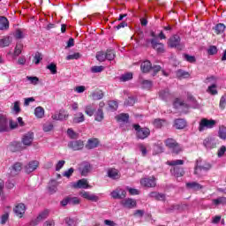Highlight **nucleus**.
<instances>
[{"label":"nucleus","mask_w":226,"mask_h":226,"mask_svg":"<svg viewBox=\"0 0 226 226\" xmlns=\"http://www.w3.org/2000/svg\"><path fill=\"white\" fill-rule=\"evenodd\" d=\"M132 128H134L136 132V137L137 139H139L140 140H144V139H147L149 135H151V130L147 127H140L139 124H134L132 125Z\"/></svg>","instance_id":"f257e3e1"},{"label":"nucleus","mask_w":226,"mask_h":226,"mask_svg":"<svg viewBox=\"0 0 226 226\" xmlns=\"http://www.w3.org/2000/svg\"><path fill=\"white\" fill-rule=\"evenodd\" d=\"M165 144L174 154H179V153L183 151V147H181V146L178 145L177 141H176L174 139H166Z\"/></svg>","instance_id":"f03ea898"},{"label":"nucleus","mask_w":226,"mask_h":226,"mask_svg":"<svg viewBox=\"0 0 226 226\" xmlns=\"http://www.w3.org/2000/svg\"><path fill=\"white\" fill-rule=\"evenodd\" d=\"M168 45L170 49H177V50H183L185 45L181 43V37L179 35H173L168 41Z\"/></svg>","instance_id":"7ed1b4c3"},{"label":"nucleus","mask_w":226,"mask_h":226,"mask_svg":"<svg viewBox=\"0 0 226 226\" xmlns=\"http://www.w3.org/2000/svg\"><path fill=\"white\" fill-rule=\"evenodd\" d=\"M148 43H151L152 49H154V50H156L157 54H163V52H165V46L163 45V43L158 41V40L147 39V45Z\"/></svg>","instance_id":"20e7f679"},{"label":"nucleus","mask_w":226,"mask_h":226,"mask_svg":"<svg viewBox=\"0 0 226 226\" xmlns=\"http://www.w3.org/2000/svg\"><path fill=\"white\" fill-rule=\"evenodd\" d=\"M216 125V121L215 120H209L207 118H203L200 122V126H199V132H204L205 128H215Z\"/></svg>","instance_id":"39448f33"},{"label":"nucleus","mask_w":226,"mask_h":226,"mask_svg":"<svg viewBox=\"0 0 226 226\" xmlns=\"http://www.w3.org/2000/svg\"><path fill=\"white\" fill-rule=\"evenodd\" d=\"M211 167L212 165L209 162H205L203 165H199V161H197L194 168V174L196 176H200V172H202V170L207 172V170H211Z\"/></svg>","instance_id":"423d86ee"},{"label":"nucleus","mask_w":226,"mask_h":226,"mask_svg":"<svg viewBox=\"0 0 226 226\" xmlns=\"http://www.w3.org/2000/svg\"><path fill=\"white\" fill-rule=\"evenodd\" d=\"M216 144H218V140H216V138L213 136H208L203 141V146H205L207 149H215V147H216Z\"/></svg>","instance_id":"0eeeda50"},{"label":"nucleus","mask_w":226,"mask_h":226,"mask_svg":"<svg viewBox=\"0 0 226 226\" xmlns=\"http://www.w3.org/2000/svg\"><path fill=\"white\" fill-rule=\"evenodd\" d=\"M38 167H40V162L31 161L24 167V170L26 174H31V172H34Z\"/></svg>","instance_id":"6e6552de"},{"label":"nucleus","mask_w":226,"mask_h":226,"mask_svg":"<svg viewBox=\"0 0 226 226\" xmlns=\"http://www.w3.org/2000/svg\"><path fill=\"white\" fill-rule=\"evenodd\" d=\"M141 186H145L146 188H154L156 186V178L154 177L148 178H142L140 180Z\"/></svg>","instance_id":"1a4fd4ad"},{"label":"nucleus","mask_w":226,"mask_h":226,"mask_svg":"<svg viewBox=\"0 0 226 226\" xmlns=\"http://www.w3.org/2000/svg\"><path fill=\"white\" fill-rule=\"evenodd\" d=\"M33 140H34V133L28 132L23 135L21 142L24 146L29 147L33 144Z\"/></svg>","instance_id":"9d476101"},{"label":"nucleus","mask_w":226,"mask_h":226,"mask_svg":"<svg viewBox=\"0 0 226 226\" xmlns=\"http://www.w3.org/2000/svg\"><path fill=\"white\" fill-rule=\"evenodd\" d=\"M68 147H70V149H72L73 151H80V149H84V141L82 140L70 141L68 143Z\"/></svg>","instance_id":"9b49d317"},{"label":"nucleus","mask_w":226,"mask_h":226,"mask_svg":"<svg viewBox=\"0 0 226 226\" xmlns=\"http://www.w3.org/2000/svg\"><path fill=\"white\" fill-rule=\"evenodd\" d=\"M53 121H64L68 119V114L64 110H60L58 113H55L51 116Z\"/></svg>","instance_id":"f8f14e48"},{"label":"nucleus","mask_w":226,"mask_h":226,"mask_svg":"<svg viewBox=\"0 0 226 226\" xmlns=\"http://www.w3.org/2000/svg\"><path fill=\"white\" fill-rule=\"evenodd\" d=\"M112 199H124L126 197V191L117 188L115 191L111 192Z\"/></svg>","instance_id":"ddd939ff"},{"label":"nucleus","mask_w":226,"mask_h":226,"mask_svg":"<svg viewBox=\"0 0 226 226\" xmlns=\"http://www.w3.org/2000/svg\"><path fill=\"white\" fill-rule=\"evenodd\" d=\"M14 213L17 216L22 218L24 213H26V205H24V203L18 204L14 208Z\"/></svg>","instance_id":"4468645a"},{"label":"nucleus","mask_w":226,"mask_h":226,"mask_svg":"<svg viewBox=\"0 0 226 226\" xmlns=\"http://www.w3.org/2000/svg\"><path fill=\"white\" fill-rule=\"evenodd\" d=\"M98 146H100V139L97 138H92L87 140L86 147L87 149H94L98 147Z\"/></svg>","instance_id":"2eb2a0df"},{"label":"nucleus","mask_w":226,"mask_h":226,"mask_svg":"<svg viewBox=\"0 0 226 226\" xmlns=\"http://www.w3.org/2000/svg\"><path fill=\"white\" fill-rule=\"evenodd\" d=\"M185 186L188 190H192V192H199L202 190L203 186L197 182H188L185 184Z\"/></svg>","instance_id":"dca6fc26"},{"label":"nucleus","mask_w":226,"mask_h":226,"mask_svg":"<svg viewBox=\"0 0 226 226\" xmlns=\"http://www.w3.org/2000/svg\"><path fill=\"white\" fill-rule=\"evenodd\" d=\"M152 68H153V64L149 60H146L140 64V70L142 73H149Z\"/></svg>","instance_id":"f3484780"},{"label":"nucleus","mask_w":226,"mask_h":226,"mask_svg":"<svg viewBox=\"0 0 226 226\" xmlns=\"http://www.w3.org/2000/svg\"><path fill=\"white\" fill-rule=\"evenodd\" d=\"M10 127L8 126V119L3 115H0V132H8Z\"/></svg>","instance_id":"a211bd4d"},{"label":"nucleus","mask_w":226,"mask_h":226,"mask_svg":"<svg viewBox=\"0 0 226 226\" xmlns=\"http://www.w3.org/2000/svg\"><path fill=\"white\" fill-rule=\"evenodd\" d=\"M71 186L75 190H80V189L86 188V178H82L80 180H78L77 182H72L71 184Z\"/></svg>","instance_id":"6ab92c4d"},{"label":"nucleus","mask_w":226,"mask_h":226,"mask_svg":"<svg viewBox=\"0 0 226 226\" xmlns=\"http://www.w3.org/2000/svg\"><path fill=\"white\" fill-rule=\"evenodd\" d=\"M10 29V21L4 16H0V31H7Z\"/></svg>","instance_id":"aec40b11"},{"label":"nucleus","mask_w":226,"mask_h":226,"mask_svg":"<svg viewBox=\"0 0 226 226\" xmlns=\"http://www.w3.org/2000/svg\"><path fill=\"white\" fill-rule=\"evenodd\" d=\"M49 218V210H44L39 215L37 218L34 221V225H38L40 222H43V220H47Z\"/></svg>","instance_id":"412c9836"},{"label":"nucleus","mask_w":226,"mask_h":226,"mask_svg":"<svg viewBox=\"0 0 226 226\" xmlns=\"http://www.w3.org/2000/svg\"><path fill=\"white\" fill-rule=\"evenodd\" d=\"M22 170V162H15L11 168V176H17Z\"/></svg>","instance_id":"4be33fe9"},{"label":"nucleus","mask_w":226,"mask_h":226,"mask_svg":"<svg viewBox=\"0 0 226 226\" xmlns=\"http://www.w3.org/2000/svg\"><path fill=\"white\" fill-rule=\"evenodd\" d=\"M122 204L124 207H128L129 209H132L137 206V201L133 199H126L122 201Z\"/></svg>","instance_id":"5701e85b"},{"label":"nucleus","mask_w":226,"mask_h":226,"mask_svg":"<svg viewBox=\"0 0 226 226\" xmlns=\"http://www.w3.org/2000/svg\"><path fill=\"white\" fill-rule=\"evenodd\" d=\"M11 41H13V39L11 36H4L0 39V47L2 49H4V47H10Z\"/></svg>","instance_id":"b1692460"},{"label":"nucleus","mask_w":226,"mask_h":226,"mask_svg":"<svg viewBox=\"0 0 226 226\" xmlns=\"http://www.w3.org/2000/svg\"><path fill=\"white\" fill-rule=\"evenodd\" d=\"M104 94L103 92L100 89H96L95 91L92 92L89 95V98L92 100H102L103 98Z\"/></svg>","instance_id":"393cba45"},{"label":"nucleus","mask_w":226,"mask_h":226,"mask_svg":"<svg viewBox=\"0 0 226 226\" xmlns=\"http://www.w3.org/2000/svg\"><path fill=\"white\" fill-rule=\"evenodd\" d=\"M170 172L175 176V177H181L185 176V170L183 168L173 167V169L170 170Z\"/></svg>","instance_id":"a878e982"},{"label":"nucleus","mask_w":226,"mask_h":226,"mask_svg":"<svg viewBox=\"0 0 226 226\" xmlns=\"http://www.w3.org/2000/svg\"><path fill=\"white\" fill-rule=\"evenodd\" d=\"M24 149V147H22V144L20 142H12L10 146V151L12 153H17V151H22Z\"/></svg>","instance_id":"bb28decb"},{"label":"nucleus","mask_w":226,"mask_h":226,"mask_svg":"<svg viewBox=\"0 0 226 226\" xmlns=\"http://www.w3.org/2000/svg\"><path fill=\"white\" fill-rule=\"evenodd\" d=\"M175 128H177V130H183V128H186V121L183 118L176 119Z\"/></svg>","instance_id":"cd10ccee"},{"label":"nucleus","mask_w":226,"mask_h":226,"mask_svg":"<svg viewBox=\"0 0 226 226\" xmlns=\"http://www.w3.org/2000/svg\"><path fill=\"white\" fill-rule=\"evenodd\" d=\"M149 197L152 199H155V200H162L165 201V194L164 193H160L157 192H152L149 193Z\"/></svg>","instance_id":"c85d7f7f"},{"label":"nucleus","mask_w":226,"mask_h":226,"mask_svg":"<svg viewBox=\"0 0 226 226\" xmlns=\"http://www.w3.org/2000/svg\"><path fill=\"white\" fill-rule=\"evenodd\" d=\"M34 116L38 119H43V117H45V109L43 108H41V106L35 108Z\"/></svg>","instance_id":"c756f323"},{"label":"nucleus","mask_w":226,"mask_h":226,"mask_svg":"<svg viewBox=\"0 0 226 226\" xmlns=\"http://www.w3.org/2000/svg\"><path fill=\"white\" fill-rule=\"evenodd\" d=\"M116 119L119 123H128V120L130 119V115H128V113H122L117 116Z\"/></svg>","instance_id":"7c9ffc66"},{"label":"nucleus","mask_w":226,"mask_h":226,"mask_svg":"<svg viewBox=\"0 0 226 226\" xmlns=\"http://www.w3.org/2000/svg\"><path fill=\"white\" fill-rule=\"evenodd\" d=\"M108 176L111 178V179H119V177H121L119 176V171H117V170L116 169H110L108 170Z\"/></svg>","instance_id":"2f4dec72"},{"label":"nucleus","mask_w":226,"mask_h":226,"mask_svg":"<svg viewBox=\"0 0 226 226\" xmlns=\"http://www.w3.org/2000/svg\"><path fill=\"white\" fill-rule=\"evenodd\" d=\"M86 199L87 200H90L91 202H98V200H100V198L96 196V194L91 193L89 192H86Z\"/></svg>","instance_id":"473e14b6"},{"label":"nucleus","mask_w":226,"mask_h":226,"mask_svg":"<svg viewBox=\"0 0 226 226\" xmlns=\"http://www.w3.org/2000/svg\"><path fill=\"white\" fill-rule=\"evenodd\" d=\"M94 112H96V106L94 104H90V105L87 106L86 114L87 116H89L90 117L92 116H94Z\"/></svg>","instance_id":"72a5a7b5"},{"label":"nucleus","mask_w":226,"mask_h":226,"mask_svg":"<svg viewBox=\"0 0 226 226\" xmlns=\"http://www.w3.org/2000/svg\"><path fill=\"white\" fill-rule=\"evenodd\" d=\"M64 222L68 226H76L79 224V220L77 218L65 217Z\"/></svg>","instance_id":"f704fd0d"},{"label":"nucleus","mask_w":226,"mask_h":226,"mask_svg":"<svg viewBox=\"0 0 226 226\" xmlns=\"http://www.w3.org/2000/svg\"><path fill=\"white\" fill-rule=\"evenodd\" d=\"M225 25L223 23H219L217 24L215 27H214V30H215V34H223V31H225Z\"/></svg>","instance_id":"c9c22d12"},{"label":"nucleus","mask_w":226,"mask_h":226,"mask_svg":"<svg viewBox=\"0 0 226 226\" xmlns=\"http://www.w3.org/2000/svg\"><path fill=\"white\" fill-rule=\"evenodd\" d=\"M106 59L108 61H114L116 58V51L114 49H107L105 52Z\"/></svg>","instance_id":"e433bc0d"},{"label":"nucleus","mask_w":226,"mask_h":226,"mask_svg":"<svg viewBox=\"0 0 226 226\" xmlns=\"http://www.w3.org/2000/svg\"><path fill=\"white\" fill-rule=\"evenodd\" d=\"M104 117H105L103 115V109H98V110L94 114V120L102 123V120L104 119Z\"/></svg>","instance_id":"4c0bfd02"},{"label":"nucleus","mask_w":226,"mask_h":226,"mask_svg":"<svg viewBox=\"0 0 226 226\" xmlns=\"http://www.w3.org/2000/svg\"><path fill=\"white\" fill-rule=\"evenodd\" d=\"M177 79H188L190 77V72L183 70H178L177 71Z\"/></svg>","instance_id":"58836bf2"},{"label":"nucleus","mask_w":226,"mask_h":226,"mask_svg":"<svg viewBox=\"0 0 226 226\" xmlns=\"http://www.w3.org/2000/svg\"><path fill=\"white\" fill-rule=\"evenodd\" d=\"M213 203L215 205V206H225L226 204V197H219L215 200H213Z\"/></svg>","instance_id":"ea45409f"},{"label":"nucleus","mask_w":226,"mask_h":226,"mask_svg":"<svg viewBox=\"0 0 226 226\" xmlns=\"http://www.w3.org/2000/svg\"><path fill=\"white\" fill-rule=\"evenodd\" d=\"M185 161L184 160H175V161H168L167 165H170V167H177V165H184Z\"/></svg>","instance_id":"a19ab883"},{"label":"nucleus","mask_w":226,"mask_h":226,"mask_svg":"<svg viewBox=\"0 0 226 226\" xmlns=\"http://www.w3.org/2000/svg\"><path fill=\"white\" fill-rule=\"evenodd\" d=\"M174 107H176V109H178V107H184L185 109H188L190 106L185 103V102L181 101V99H176V101L174 102Z\"/></svg>","instance_id":"79ce46f5"},{"label":"nucleus","mask_w":226,"mask_h":226,"mask_svg":"<svg viewBox=\"0 0 226 226\" xmlns=\"http://www.w3.org/2000/svg\"><path fill=\"white\" fill-rule=\"evenodd\" d=\"M133 79V74L131 72H127L120 77L121 82H128V80H132Z\"/></svg>","instance_id":"37998d69"},{"label":"nucleus","mask_w":226,"mask_h":226,"mask_svg":"<svg viewBox=\"0 0 226 226\" xmlns=\"http://www.w3.org/2000/svg\"><path fill=\"white\" fill-rule=\"evenodd\" d=\"M52 130H54V124H52V122H46L43 124V132H52Z\"/></svg>","instance_id":"c03bdc74"},{"label":"nucleus","mask_w":226,"mask_h":226,"mask_svg":"<svg viewBox=\"0 0 226 226\" xmlns=\"http://www.w3.org/2000/svg\"><path fill=\"white\" fill-rule=\"evenodd\" d=\"M85 117L83 113H78L75 115L74 118H73V123H82L84 122Z\"/></svg>","instance_id":"a18cd8bd"},{"label":"nucleus","mask_w":226,"mask_h":226,"mask_svg":"<svg viewBox=\"0 0 226 226\" xmlns=\"http://www.w3.org/2000/svg\"><path fill=\"white\" fill-rule=\"evenodd\" d=\"M220 139H222V140H226V128L225 126H220L219 132H218Z\"/></svg>","instance_id":"49530a36"},{"label":"nucleus","mask_w":226,"mask_h":226,"mask_svg":"<svg viewBox=\"0 0 226 226\" xmlns=\"http://www.w3.org/2000/svg\"><path fill=\"white\" fill-rule=\"evenodd\" d=\"M159 96L162 100H167V98H170V93H169V89L162 90Z\"/></svg>","instance_id":"de8ad7c7"},{"label":"nucleus","mask_w":226,"mask_h":226,"mask_svg":"<svg viewBox=\"0 0 226 226\" xmlns=\"http://www.w3.org/2000/svg\"><path fill=\"white\" fill-rule=\"evenodd\" d=\"M26 80H29L30 84L36 86L40 82V79L36 76H26Z\"/></svg>","instance_id":"09e8293b"},{"label":"nucleus","mask_w":226,"mask_h":226,"mask_svg":"<svg viewBox=\"0 0 226 226\" xmlns=\"http://www.w3.org/2000/svg\"><path fill=\"white\" fill-rule=\"evenodd\" d=\"M96 59H97V61H100V63H103V61H105V59H107L105 53L103 51L97 52Z\"/></svg>","instance_id":"8fccbe9b"},{"label":"nucleus","mask_w":226,"mask_h":226,"mask_svg":"<svg viewBox=\"0 0 226 226\" xmlns=\"http://www.w3.org/2000/svg\"><path fill=\"white\" fill-rule=\"evenodd\" d=\"M24 36V31H22V29H17L14 33V38H16V40H22Z\"/></svg>","instance_id":"3c124183"},{"label":"nucleus","mask_w":226,"mask_h":226,"mask_svg":"<svg viewBox=\"0 0 226 226\" xmlns=\"http://www.w3.org/2000/svg\"><path fill=\"white\" fill-rule=\"evenodd\" d=\"M207 93H209L210 94H218V90H216V84H213L210 87H208L207 88Z\"/></svg>","instance_id":"603ef678"},{"label":"nucleus","mask_w":226,"mask_h":226,"mask_svg":"<svg viewBox=\"0 0 226 226\" xmlns=\"http://www.w3.org/2000/svg\"><path fill=\"white\" fill-rule=\"evenodd\" d=\"M43 59V55L40 52H36L34 56V61L35 64H40V61Z\"/></svg>","instance_id":"864d4df0"},{"label":"nucleus","mask_w":226,"mask_h":226,"mask_svg":"<svg viewBox=\"0 0 226 226\" xmlns=\"http://www.w3.org/2000/svg\"><path fill=\"white\" fill-rule=\"evenodd\" d=\"M67 135L68 137H70V139H79V134H77V132H75L73 129H68Z\"/></svg>","instance_id":"5fc2aeb1"},{"label":"nucleus","mask_w":226,"mask_h":226,"mask_svg":"<svg viewBox=\"0 0 226 226\" xmlns=\"http://www.w3.org/2000/svg\"><path fill=\"white\" fill-rule=\"evenodd\" d=\"M103 70H105V67L100 65V66H93L91 68V72L92 73H102V72H103Z\"/></svg>","instance_id":"6e6d98bb"},{"label":"nucleus","mask_w":226,"mask_h":226,"mask_svg":"<svg viewBox=\"0 0 226 226\" xmlns=\"http://www.w3.org/2000/svg\"><path fill=\"white\" fill-rule=\"evenodd\" d=\"M219 107L222 110H225L226 107V94L222 95L220 100Z\"/></svg>","instance_id":"4d7b16f0"},{"label":"nucleus","mask_w":226,"mask_h":226,"mask_svg":"<svg viewBox=\"0 0 226 226\" xmlns=\"http://www.w3.org/2000/svg\"><path fill=\"white\" fill-rule=\"evenodd\" d=\"M47 69L49 70L53 75H56V73H57V66L56 65V64L52 63L49 64L47 66Z\"/></svg>","instance_id":"13d9d810"},{"label":"nucleus","mask_w":226,"mask_h":226,"mask_svg":"<svg viewBox=\"0 0 226 226\" xmlns=\"http://www.w3.org/2000/svg\"><path fill=\"white\" fill-rule=\"evenodd\" d=\"M73 172H75V170L73 168H70L68 170H65L63 173L64 177L70 178L73 175Z\"/></svg>","instance_id":"bf43d9fd"},{"label":"nucleus","mask_w":226,"mask_h":226,"mask_svg":"<svg viewBox=\"0 0 226 226\" xmlns=\"http://www.w3.org/2000/svg\"><path fill=\"white\" fill-rule=\"evenodd\" d=\"M207 54H209V56H215V54H218V49L216 46H210L207 49Z\"/></svg>","instance_id":"052dcab7"},{"label":"nucleus","mask_w":226,"mask_h":226,"mask_svg":"<svg viewBox=\"0 0 226 226\" xmlns=\"http://www.w3.org/2000/svg\"><path fill=\"white\" fill-rule=\"evenodd\" d=\"M163 123H165V120H162L160 118H156L154 121V125L155 126V128H162V126H163Z\"/></svg>","instance_id":"680f3d73"},{"label":"nucleus","mask_w":226,"mask_h":226,"mask_svg":"<svg viewBox=\"0 0 226 226\" xmlns=\"http://www.w3.org/2000/svg\"><path fill=\"white\" fill-rule=\"evenodd\" d=\"M73 59H80V53H74L66 56L67 61H72Z\"/></svg>","instance_id":"e2e57ef3"},{"label":"nucleus","mask_w":226,"mask_h":226,"mask_svg":"<svg viewBox=\"0 0 226 226\" xmlns=\"http://www.w3.org/2000/svg\"><path fill=\"white\" fill-rule=\"evenodd\" d=\"M109 109H111V110H117V107H118L117 102L116 101L109 102Z\"/></svg>","instance_id":"0e129e2a"},{"label":"nucleus","mask_w":226,"mask_h":226,"mask_svg":"<svg viewBox=\"0 0 226 226\" xmlns=\"http://www.w3.org/2000/svg\"><path fill=\"white\" fill-rule=\"evenodd\" d=\"M184 57L188 63H195L196 61L195 56H190L188 54L184 55Z\"/></svg>","instance_id":"69168bd1"},{"label":"nucleus","mask_w":226,"mask_h":226,"mask_svg":"<svg viewBox=\"0 0 226 226\" xmlns=\"http://www.w3.org/2000/svg\"><path fill=\"white\" fill-rule=\"evenodd\" d=\"M124 105L130 106V107L135 105V99H133V97H129V98L124 102Z\"/></svg>","instance_id":"338daca9"},{"label":"nucleus","mask_w":226,"mask_h":226,"mask_svg":"<svg viewBox=\"0 0 226 226\" xmlns=\"http://www.w3.org/2000/svg\"><path fill=\"white\" fill-rule=\"evenodd\" d=\"M225 151H226V147L222 146L217 152L218 158H222V156H223V154H225Z\"/></svg>","instance_id":"774afa93"}]
</instances>
